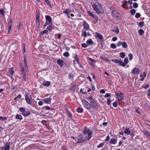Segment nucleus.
<instances>
[{
	"mask_svg": "<svg viewBox=\"0 0 150 150\" xmlns=\"http://www.w3.org/2000/svg\"><path fill=\"white\" fill-rule=\"evenodd\" d=\"M133 6L134 8H136L138 7V4L136 3H134L133 4Z\"/></svg>",
	"mask_w": 150,
	"mask_h": 150,
	"instance_id": "49530a36",
	"label": "nucleus"
},
{
	"mask_svg": "<svg viewBox=\"0 0 150 150\" xmlns=\"http://www.w3.org/2000/svg\"><path fill=\"white\" fill-rule=\"evenodd\" d=\"M147 136L150 137V133L148 131H144L143 132Z\"/></svg>",
	"mask_w": 150,
	"mask_h": 150,
	"instance_id": "473e14b6",
	"label": "nucleus"
},
{
	"mask_svg": "<svg viewBox=\"0 0 150 150\" xmlns=\"http://www.w3.org/2000/svg\"><path fill=\"white\" fill-rule=\"evenodd\" d=\"M7 119V118L6 117H3L0 116V120H1L2 121H5Z\"/></svg>",
	"mask_w": 150,
	"mask_h": 150,
	"instance_id": "58836bf2",
	"label": "nucleus"
},
{
	"mask_svg": "<svg viewBox=\"0 0 150 150\" xmlns=\"http://www.w3.org/2000/svg\"><path fill=\"white\" fill-rule=\"evenodd\" d=\"M51 98H45L44 99V101L46 103L50 104Z\"/></svg>",
	"mask_w": 150,
	"mask_h": 150,
	"instance_id": "4468645a",
	"label": "nucleus"
},
{
	"mask_svg": "<svg viewBox=\"0 0 150 150\" xmlns=\"http://www.w3.org/2000/svg\"><path fill=\"white\" fill-rule=\"evenodd\" d=\"M122 42L121 41H119L117 44V45L118 47H120L121 45H122Z\"/></svg>",
	"mask_w": 150,
	"mask_h": 150,
	"instance_id": "5fc2aeb1",
	"label": "nucleus"
},
{
	"mask_svg": "<svg viewBox=\"0 0 150 150\" xmlns=\"http://www.w3.org/2000/svg\"><path fill=\"white\" fill-rule=\"evenodd\" d=\"M50 84V82L49 81H46L44 82V85L46 86H49Z\"/></svg>",
	"mask_w": 150,
	"mask_h": 150,
	"instance_id": "c9c22d12",
	"label": "nucleus"
},
{
	"mask_svg": "<svg viewBox=\"0 0 150 150\" xmlns=\"http://www.w3.org/2000/svg\"><path fill=\"white\" fill-rule=\"evenodd\" d=\"M141 15L139 13H137L135 15L136 18H139L140 17Z\"/></svg>",
	"mask_w": 150,
	"mask_h": 150,
	"instance_id": "a18cd8bd",
	"label": "nucleus"
},
{
	"mask_svg": "<svg viewBox=\"0 0 150 150\" xmlns=\"http://www.w3.org/2000/svg\"><path fill=\"white\" fill-rule=\"evenodd\" d=\"M104 145V144L103 143H101L97 146V147L98 148H100L103 146Z\"/></svg>",
	"mask_w": 150,
	"mask_h": 150,
	"instance_id": "c03bdc74",
	"label": "nucleus"
},
{
	"mask_svg": "<svg viewBox=\"0 0 150 150\" xmlns=\"http://www.w3.org/2000/svg\"><path fill=\"white\" fill-rule=\"evenodd\" d=\"M111 31L118 34L119 33V29L118 27H116L114 30H112Z\"/></svg>",
	"mask_w": 150,
	"mask_h": 150,
	"instance_id": "393cba45",
	"label": "nucleus"
},
{
	"mask_svg": "<svg viewBox=\"0 0 150 150\" xmlns=\"http://www.w3.org/2000/svg\"><path fill=\"white\" fill-rule=\"evenodd\" d=\"M21 71L22 75L23 80L24 81H26V78L25 69L22 66H21Z\"/></svg>",
	"mask_w": 150,
	"mask_h": 150,
	"instance_id": "20e7f679",
	"label": "nucleus"
},
{
	"mask_svg": "<svg viewBox=\"0 0 150 150\" xmlns=\"http://www.w3.org/2000/svg\"><path fill=\"white\" fill-rule=\"evenodd\" d=\"M45 18L47 21H48L50 24H52V18L51 17L49 16L46 15L45 16Z\"/></svg>",
	"mask_w": 150,
	"mask_h": 150,
	"instance_id": "9b49d317",
	"label": "nucleus"
},
{
	"mask_svg": "<svg viewBox=\"0 0 150 150\" xmlns=\"http://www.w3.org/2000/svg\"><path fill=\"white\" fill-rule=\"evenodd\" d=\"M100 58L102 59L105 61L106 62H109L110 61V60L104 57L101 56L100 57Z\"/></svg>",
	"mask_w": 150,
	"mask_h": 150,
	"instance_id": "72a5a7b5",
	"label": "nucleus"
},
{
	"mask_svg": "<svg viewBox=\"0 0 150 150\" xmlns=\"http://www.w3.org/2000/svg\"><path fill=\"white\" fill-rule=\"evenodd\" d=\"M120 57L122 58H123L125 55V53L123 52L120 53Z\"/></svg>",
	"mask_w": 150,
	"mask_h": 150,
	"instance_id": "e433bc0d",
	"label": "nucleus"
},
{
	"mask_svg": "<svg viewBox=\"0 0 150 150\" xmlns=\"http://www.w3.org/2000/svg\"><path fill=\"white\" fill-rule=\"evenodd\" d=\"M76 86L75 85H73L71 86L70 88V89L72 91H74L75 89Z\"/></svg>",
	"mask_w": 150,
	"mask_h": 150,
	"instance_id": "37998d69",
	"label": "nucleus"
},
{
	"mask_svg": "<svg viewBox=\"0 0 150 150\" xmlns=\"http://www.w3.org/2000/svg\"><path fill=\"white\" fill-rule=\"evenodd\" d=\"M139 34L140 35H142L143 33H144V31L142 29H140L138 32Z\"/></svg>",
	"mask_w": 150,
	"mask_h": 150,
	"instance_id": "f704fd0d",
	"label": "nucleus"
},
{
	"mask_svg": "<svg viewBox=\"0 0 150 150\" xmlns=\"http://www.w3.org/2000/svg\"><path fill=\"white\" fill-rule=\"evenodd\" d=\"M110 102H111L110 99V98H109L108 99L107 101V103L108 105H109L110 104Z\"/></svg>",
	"mask_w": 150,
	"mask_h": 150,
	"instance_id": "bf43d9fd",
	"label": "nucleus"
},
{
	"mask_svg": "<svg viewBox=\"0 0 150 150\" xmlns=\"http://www.w3.org/2000/svg\"><path fill=\"white\" fill-rule=\"evenodd\" d=\"M112 15L114 18H120V13L115 10H113L111 13Z\"/></svg>",
	"mask_w": 150,
	"mask_h": 150,
	"instance_id": "0eeeda50",
	"label": "nucleus"
},
{
	"mask_svg": "<svg viewBox=\"0 0 150 150\" xmlns=\"http://www.w3.org/2000/svg\"><path fill=\"white\" fill-rule=\"evenodd\" d=\"M19 110L22 112L24 113L25 111V109L23 108H19Z\"/></svg>",
	"mask_w": 150,
	"mask_h": 150,
	"instance_id": "09e8293b",
	"label": "nucleus"
},
{
	"mask_svg": "<svg viewBox=\"0 0 150 150\" xmlns=\"http://www.w3.org/2000/svg\"><path fill=\"white\" fill-rule=\"evenodd\" d=\"M95 35L100 39L102 40L103 39V36L100 33L96 32L95 33Z\"/></svg>",
	"mask_w": 150,
	"mask_h": 150,
	"instance_id": "ddd939ff",
	"label": "nucleus"
},
{
	"mask_svg": "<svg viewBox=\"0 0 150 150\" xmlns=\"http://www.w3.org/2000/svg\"><path fill=\"white\" fill-rule=\"evenodd\" d=\"M86 43L88 45H93V42L91 39L88 40L86 42Z\"/></svg>",
	"mask_w": 150,
	"mask_h": 150,
	"instance_id": "b1692460",
	"label": "nucleus"
},
{
	"mask_svg": "<svg viewBox=\"0 0 150 150\" xmlns=\"http://www.w3.org/2000/svg\"><path fill=\"white\" fill-rule=\"evenodd\" d=\"M122 46L123 48H126L127 47V45L126 42H122Z\"/></svg>",
	"mask_w": 150,
	"mask_h": 150,
	"instance_id": "c85d7f7f",
	"label": "nucleus"
},
{
	"mask_svg": "<svg viewBox=\"0 0 150 150\" xmlns=\"http://www.w3.org/2000/svg\"><path fill=\"white\" fill-rule=\"evenodd\" d=\"M83 111V109L82 108H78L77 109V111L78 112H81Z\"/></svg>",
	"mask_w": 150,
	"mask_h": 150,
	"instance_id": "a19ab883",
	"label": "nucleus"
},
{
	"mask_svg": "<svg viewBox=\"0 0 150 150\" xmlns=\"http://www.w3.org/2000/svg\"><path fill=\"white\" fill-rule=\"evenodd\" d=\"M10 145L8 143H6L4 147V150H9Z\"/></svg>",
	"mask_w": 150,
	"mask_h": 150,
	"instance_id": "6ab92c4d",
	"label": "nucleus"
},
{
	"mask_svg": "<svg viewBox=\"0 0 150 150\" xmlns=\"http://www.w3.org/2000/svg\"><path fill=\"white\" fill-rule=\"evenodd\" d=\"M81 46L84 48H86L87 47V44L85 43H83L81 44Z\"/></svg>",
	"mask_w": 150,
	"mask_h": 150,
	"instance_id": "6e6d98bb",
	"label": "nucleus"
},
{
	"mask_svg": "<svg viewBox=\"0 0 150 150\" xmlns=\"http://www.w3.org/2000/svg\"><path fill=\"white\" fill-rule=\"evenodd\" d=\"M78 139L77 143H81L82 142L85 141H86L87 139L85 137H83L81 135H79L77 137Z\"/></svg>",
	"mask_w": 150,
	"mask_h": 150,
	"instance_id": "39448f33",
	"label": "nucleus"
},
{
	"mask_svg": "<svg viewBox=\"0 0 150 150\" xmlns=\"http://www.w3.org/2000/svg\"><path fill=\"white\" fill-rule=\"evenodd\" d=\"M116 96H118V98L120 97V99H123V94L121 92H120L118 93H116Z\"/></svg>",
	"mask_w": 150,
	"mask_h": 150,
	"instance_id": "f3484780",
	"label": "nucleus"
},
{
	"mask_svg": "<svg viewBox=\"0 0 150 150\" xmlns=\"http://www.w3.org/2000/svg\"><path fill=\"white\" fill-rule=\"evenodd\" d=\"M24 62L25 69L26 70V71H27L28 70V67L27 63L26 57L25 56L24 57Z\"/></svg>",
	"mask_w": 150,
	"mask_h": 150,
	"instance_id": "9d476101",
	"label": "nucleus"
},
{
	"mask_svg": "<svg viewBox=\"0 0 150 150\" xmlns=\"http://www.w3.org/2000/svg\"><path fill=\"white\" fill-rule=\"evenodd\" d=\"M57 63L61 67H62L63 66V61L60 59H59L57 61Z\"/></svg>",
	"mask_w": 150,
	"mask_h": 150,
	"instance_id": "aec40b11",
	"label": "nucleus"
},
{
	"mask_svg": "<svg viewBox=\"0 0 150 150\" xmlns=\"http://www.w3.org/2000/svg\"><path fill=\"white\" fill-rule=\"evenodd\" d=\"M144 23V22L143 21L140 22L139 23V25L141 26L143 25Z\"/></svg>",
	"mask_w": 150,
	"mask_h": 150,
	"instance_id": "338daca9",
	"label": "nucleus"
},
{
	"mask_svg": "<svg viewBox=\"0 0 150 150\" xmlns=\"http://www.w3.org/2000/svg\"><path fill=\"white\" fill-rule=\"evenodd\" d=\"M67 112L69 115V117L70 118H71L72 117V115L71 113H70L69 111H67Z\"/></svg>",
	"mask_w": 150,
	"mask_h": 150,
	"instance_id": "680f3d73",
	"label": "nucleus"
},
{
	"mask_svg": "<svg viewBox=\"0 0 150 150\" xmlns=\"http://www.w3.org/2000/svg\"><path fill=\"white\" fill-rule=\"evenodd\" d=\"M146 73L145 72H143V75H142V74H141L140 75V76H141V77H142L143 76H143V77H144V78L146 77Z\"/></svg>",
	"mask_w": 150,
	"mask_h": 150,
	"instance_id": "13d9d810",
	"label": "nucleus"
},
{
	"mask_svg": "<svg viewBox=\"0 0 150 150\" xmlns=\"http://www.w3.org/2000/svg\"><path fill=\"white\" fill-rule=\"evenodd\" d=\"M83 133L86 135L85 137L87 140H90L92 137V132L90 129H87L86 127L84 128Z\"/></svg>",
	"mask_w": 150,
	"mask_h": 150,
	"instance_id": "f03ea898",
	"label": "nucleus"
},
{
	"mask_svg": "<svg viewBox=\"0 0 150 150\" xmlns=\"http://www.w3.org/2000/svg\"><path fill=\"white\" fill-rule=\"evenodd\" d=\"M44 1L49 6H51V3L49 0H44Z\"/></svg>",
	"mask_w": 150,
	"mask_h": 150,
	"instance_id": "864d4df0",
	"label": "nucleus"
},
{
	"mask_svg": "<svg viewBox=\"0 0 150 150\" xmlns=\"http://www.w3.org/2000/svg\"><path fill=\"white\" fill-rule=\"evenodd\" d=\"M110 47L112 48L115 49L117 47V46L115 44L112 43L110 45Z\"/></svg>",
	"mask_w": 150,
	"mask_h": 150,
	"instance_id": "4c0bfd02",
	"label": "nucleus"
},
{
	"mask_svg": "<svg viewBox=\"0 0 150 150\" xmlns=\"http://www.w3.org/2000/svg\"><path fill=\"white\" fill-rule=\"evenodd\" d=\"M25 99L27 102L29 104H31L32 103V97L31 95L28 93L25 94Z\"/></svg>",
	"mask_w": 150,
	"mask_h": 150,
	"instance_id": "7ed1b4c3",
	"label": "nucleus"
},
{
	"mask_svg": "<svg viewBox=\"0 0 150 150\" xmlns=\"http://www.w3.org/2000/svg\"><path fill=\"white\" fill-rule=\"evenodd\" d=\"M124 60L125 61V63L122 62V64H121L122 66L123 67L125 66L126 65V64L128 62V58L127 57H125L124 59Z\"/></svg>",
	"mask_w": 150,
	"mask_h": 150,
	"instance_id": "f8f14e48",
	"label": "nucleus"
},
{
	"mask_svg": "<svg viewBox=\"0 0 150 150\" xmlns=\"http://www.w3.org/2000/svg\"><path fill=\"white\" fill-rule=\"evenodd\" d=\"M63 55L64 56L67 57L69 55V54L68 52H65L64 53Z\"/></svg>",
	"mask_w": 150,
	"mask_h": 150,
	"instance_id": "79ce46f5",
	"label": "nucleus"
},
{
	"mask_svg": "<svg viewBox=\"0 0 150 150\" xmlns=\"http://www.w3.org/2000/svg\"><path fill=\"white\" fill-rule=\"evenodd\" d=\"M48 30H45L42 31L40 33V34H42L43 33H48Z\"/></svg>",
	"mask_w": 150,
	"mask_h": 150,
	"instance_id": "3c124183",
	"label": "nucleus"
},
{
	"mask_svg": "<svg viewBox=\"0 0 150 150\" xmlns=\"http://www.w3.org/2000/svg\"><path fill=\"white\" fill-rule=\"evenodd\" d=\"M117 139L114 138H111L110 140V143L114 144H115L117 142Z\"/></svg>",
	"mask_w": 150,
	"mask_h": 150,
	"instance_id": "2eb2a0df",
	"label": "nucleus"
},
{
	"mask_svg": "<svg viewBox=\"0 0 150 150\" xmlns=\"http://www.w3.org/2000/svg\"><path fill=\"white\" fill-rule=\"evenodd\" d=\"M12 23H13L12 20H10V21L9 22V26H12Z\"/></svg>",
	"mask_w": 150,
	"mask_h": 150,
	"instance_id": "e2e57ef3",
	"label": "nucleus"
},
{
	"mask_svg": "<svg viewBox=\"0 0 150 150\" xmlns=\"http://www.w3.org/2000/svg\"><path fill=\"white\" fill-rule=\"evenodd\" d=\"M40 25V21H36V27L35 29L36 30H38V29Z\"/></svg>",
	"mask_w": 150,
	"mask_h": 150,
	"instance_id": "412c9836",
	"label": "nucleus"
},
{
	"mask_svg": "<svg viewBox=\"0 0 150 150\" xmlns=\"http://www.w3.org/2000/svg\"><path fill=\"white\" fill-rule=\"evenodd\" d=\"M129 60H131L133 58V55L132 54H130L129 55Z\"/></svg>",
	"mask_w": 150,
	"mask_h": 150,
	"instance_id": "603ef678",
	"label": "nucleus"
},
{
	"mask_svg": "<svg viewBox=\"0 0 150 150\" xmlns=\"http://www.w3.org/2000/svg\"><path fill=\"white\" fill-rule=\"evenodd\" d=\"M94 10L98 13H103V11L101 5L97 2L92 5Z\"/></svg>",
	"mask_w": 150,
	"mask_h": 150,
	"instance_id": "f257e3e1",
	"label": "nucleus"
},
{
	"mask_svg": "<svg viewBox=\"0 0 150 150\" xmlns=\"http://www.w3.org/2000/svg\"><path fill=\"white\" fill-rule=\"evenodd\" d=\"M140 70L137 68H134L132 71V73L134 74H139Z\"/></svg>",
	"mask_w": 150,
	"mask_h": 150,
	"instance_id": "6e6552de",
	"label": "nucleus"
},
{
	"mask_svg": "<svg viewBox=\"0 0 150 150\" xmlns=\"http://www.w3.org/2000/svg\"><path fill=\"white\" fill-rule=\"evenodd\" d=\"M110 94L109 93H107L105 95V97H110Z\"/></svg>",
	"mask_w": 150,
	"mask_h": 150,
	"instance_id": "0e129e2a",
	"label": "nucleus"
},
{
	"mask_svg": "<svg viewBox=\"0 0 150 150\" xmlns=\"http://www.w3.org/2000/svg\"><path fill=\"white\" fill-rule=\"evenodd\" d=\"M125 133L127 134H129L131 133V131L129 128H126L125 129V130L124 131Z\"/></svg>",
	"mask_w": 150,
	"mask_h": 150,
	"instance_id": "4be33fe9",
	"label": "nucleus"
},
{
	"mask_svg": "<svg viewBox=\"0 0 150 150\" xmlns=\"http://www.w3.org/2000/svg\"><path fill=\"white\" fill-rule=\"evenodd\" d=\"M38 105L40 106H41L43 105V102L42 101H40L38 102Z\"/></svg>",
	"mask_w": 150,
	"mask_h": 150,
	"instance_id": "774afa93",
	"label": "nucleus"
},
{
	"mask_svg": "<svg viewBox=\"0 0 150 150\" xmlns=\"http://www.w3.org/2000/svg\"><path fill=\"white\" fill-rule=\"evenodd\" d=\"M74 57L77 63L78 64H80V62L79 61V60L78 59V57H77V55L76 54Z\"/></svg>",
	"mask_w": 150,
	"mask_h": 150,
	"instance_id": "2f4dec72",
	"label": "nucleus"
},
{
	"mask_svg": "<svg viewBox=\"0 0 150 150\" xmlns=\"http://www.w3.org/2000/svg\"><path fill=\"white\" fill-rule=\"evenodd\" d=\"M136 12V11L134 9H132L130 11V13L132 15H134Z\"/></svg>",
	"mask_w": 150,
	"mask_h": 150,
	"instance_id": "ea45409f",
	"label": "nucleus"
},
{
	"mask_svg": "<svg viewBox=\"0 0 150 150\" xmlns=\"http://www.w3.org/2000/svg\"><path fill=\"white\" fill-rule=\"evenodd\" d=\"M82 102L84 104L85 108L88 110L91 108V105L88 102L85 100H83Z\"/></svg>",
	"mask_w": 150,
	"mask_h": 150,
	"instance_id": "423d86ee",
	"label": "nucleus"
},
{
	"mask_svg": "<svg viewBox=\"0 0 150 150\" xmlns=\"http://www.w3.org/2000/svg\"><path fill=\"white\" fill-rule=\"evenodd\" d=\"M84 28L85 30H89V26L88 25L86 22H85L83 23Z\"/></svg>",
	"mask_w": 150,
	"mask_h": 150,
	"instance_id": "dca6fc26",
	"label": "nucleus"
},
{
	"mask_svg": "<svg viewBox=\"0 0 150 150\" xmlns=\"http://www.w3.org/2000/svg\"><path fill=\"white\" fill-rule=\"evenodd\" d=\"M113 105L114 107H117L118 105L116 102H114L113 103Z\"/></svg>",
	"mask_w": 150,
	"mask_h": 150,
	"instance_id": "052dcab7",
	"label": "nucleus"
},
{
	"mask_svg": "<svg viewBox=\"0 0 150 150\" xmlns=\"http://www.w3.org/2000/svg\"><path fill=\"white\" fill-rule=\"evenodd\" d=\"M128 3V2L126 1H125L123 2V4L122 5V7L123 8L126 7V4Z\"/></svg>",
	"mask_w": 150,
	"mask_h": 150,
	"instance_id": "7c9ffc66",
	"label": "nucleus"
},
{
	"mask_svg": "<svg viewBox=\"0 0 150 150\" xmlns=\"http://www.w3.org/2000/svg\"><path fill=\"white\" fill-rule=\"evenodd\" d=\"M5 11L2 9H0V13L3 15H4Z\"/></svg>",
	"mask_w": 150,
	"mask_h": 150,
	"instance_id": "de8ad7c7",
	"label": "nucleus"
},
{
	"mask_svg": "<svg viewBox=\"0 0 150 150\" xmlns=\"http://www.w3.org/2000/svg\"><path fill=\"white\" fill-rule=\"evenodd\" d=\"M117 38L116 37H114L112 38V40L113 41H115L117 40Z\"/></svg>",
	"mask_w": 150,
	"mask_h": 150,
	"instance_id": "69168bd1",
	"label": "nucleus"
},
{
	"mask_svg": "<svg viewBox=\"0 0 150 150\" xmlns=\"http://www.w3.org/2000/svg\"><path fill=\"white\" fill-rule=\"evenodd\" d=\"M49 25L47 28V29L48 30H50L53 28V26H52V24L49 23Z\"/></svg>",
	"mask_w": 150,
	"mask_h": 150,
	"instance_id": "cd10ccee",
	"label": "nucleus"
},
{
	"mask_svg": "<svg viewBox=\"0 0 150 150\" xmlns=\"http://www.w3.org/2000/svg\"><path fill=\"white\" fill-rule=\"evenodd\" d=\"M88 15L89 16H91V17H92L93 18H95V19L96 20H97L98 19V17H97V16L95 17L94 14H93L90 11H88Z\"/></svg>",
	"mask_w": 150,
	"mask_h": 150,
	"instance_id": "a211bd4d",
	"label": "nucleus"
},
{
	"mask_svg": "<svg viewBox=\"0 0 150 150\" xmlns=\"http://www.w3.org/2000/svg\"><path fill=\"white\" fill-rule=\"evenodd\" d=\"M8 71L10 74L13 75L14 74V70L13 68H10L9 69Z\"/></svg>",
	"mask_w": 150,
	"mask_h": 150,
	"instance_id": "bb28decb",
	"label": "nucleus"
},
{
	"mask_svg": "<svg viewBox=\"0 0 150 150\" xmlns=\"http://www.w3.org/2000/svg\"><path fill=\"white\" fill-rule=\"evenodd\" d=\"M16 118L17 119H19L20 120H21L23 119L22 116L19 114L17 115H16Z\"/></svg>",
	"mask_w": 150,
	"mask_h": 150,
	"instance_id": "c756f323",
	"label": "nucleus"
},
{
	"mask_svg": "<svg viewBox=\"0 0 150 150\" xmlns=\"http://www.w3.org/2000/svg\"><path fill=\"white\" fill-rule=\"evenodd\" d=\"M93 108L95 109H98V104L95 102L92 105Z\"/></svg>",
	"mask_w": 150,
	"mask_h": 150,
	"instance_id": "a878e982",
	"label": "nucleus"
},
{
	"mask_svg": "<svg viewBox=\"0 0 150 150\" xmlns=\"http://www.w3.org/2000/svg\"><path fill=\"white\" fill-rule=\"evenodd\" d=\"M112 61L116 63H119L120 65L122 66V60L120 59H112Z\"/></svg>",
	"mask_w": 150,
	"mask_h": 150,
	"instance_id": "1a4fd4ad",
	"label": "nucleus"
},
{
	"mask_svg": "<svg viewBox=\"0 0 150 150\" xmlns=\"http://www.w3.org/2000/svg\"><path fill=\"white\" fill-rule=\"evenodd\" d=\"M69 9H67L65 11H64V13L68 14L69 13Z\"/></svg>",
	"mask_w": 150,
	"mask_h": 150,
	"instance_id": "4d7b16f0",
	"label": "nucleus"
},
{
	"mask_svg": "<svg viewBox=\"0 0 150 150\" xmlns=\"http://www.w3.org/2000/svg\"><path fill=\"white\" fill-rule=\"evenodd\" d=\"M30 114V112L29 111H25L24 113H23L22 114L25 117L29 115Z\"/></svg>",
	"mask_w": 150,
	"mask_h": 150,
	"instance_id": "5701e85b",
	"label": "nucleus"
},
{
	"mask_svg": "<svg viewBox=\"0 0 150 150\" xmlns=\"http://www.w3.org/2000/svg\"><path fill=\"white\" fill-rule=\"evenodd\" d=\"M22 23L21 22H20L19 24L18 27V30H20L22 26Z\"/></svg>",
	"mask_w": 150,
	"mask_h": 150,
	"instance_id": "8fccbe9b",
	"label": "nucleus"
}]
</instances>
